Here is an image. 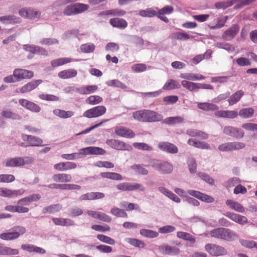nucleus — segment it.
<instances>
[{
    "label": "nucleus",
    "instance_id": "nucleus-57",
    "mask_svg": "<svg viewBox=\"0 0 257 257\" xmlns=\"http://www.w3.org/2000/svg\"><path fill=\"white\" fill-rule=\"evenodd\" d=\"M131 168L136 173L140 175H147L149 173L148 171L142 165L135 164L132 166Z\"/></svg>",
    "mask_w": 257,
    "mask_h": 257
},
{
    "label": "nucleus",
    "instance_id": "nucleus-49",
    "mask_svg": "<svg viewBox=\"0 0 257 257\" xmlns=\"http://www.w3.org/2000/svg\"><path fill=\"white\" fill-rule=\"evenodd\" d=\"M180 87V84L176 80L169 79L163 86V89L164 90H172L179 89Z\"/></svg>",
    "mask_w": 257,
    "mask_h": 257
},
{
    "label": "nucleus",
    "instance_id": "nucleus-36",
    "mask_svg": "<svg viewBox=\"0 0 257 257\" xmlns=\"http://www.w3.org/2000/svg\"><path fill=\"white\" fill-rule=\"evenodd\" d=\"M110 24L113 27H116L119 29H123L127 26V23L126 21L120 18H113L109 20Z\"/></svg>",
    "mask_w": 257,
    "mask_h": 257
},
{
    "label": "nucleus",
    "instance_id": "nucleus-3",
    "mask_svg": "<svg viewBox=\"0 0 257 257\" xmlns=\"http://www.w3.org/2000/svg\"><path fill=\"white\" fill-rule=\"evenodd\" d=\"M149 164L146 165V167H152L162 174H169L173 170V166L168 161L152 159L149 161Z\"/></svg>",
    "mask_w": 257,
    "mask_h": 257
},
{
    "label": "nucleus",
    "instance_id": "nucleus-51",
    "mask_svg": "<svg viewBox=\"0 0 257 257\" xmlns=\"http://www.w3.org/2000/svg\"><path fill=\"white\" fill-rule=\"evenodd\" d=\"M140 233L145 237L151 238H156L159 235L158 232L147 229H141L140 230Z\"/></svg>",
    "mask_w": 257,
    "mask_h": 257
},
{
    "label": "nucleus",
    "instance_id": "nucleus-9",
    "mask_svg": "<svg viewBox=\"0 0 257 257\" xmlns=\"http://www.w3.org/2000/svg\"><path fill=\"white\" fill-rule=\"evenodd\" d=\"M106 107L103 105H99L85 111L83 114L84 117L91 118L98 117L105 113Z\"/></svg>",
    "mask_w": 257,
    "mask_h": 257
},
{
    "label": "nucleus",
    "instance_id": "nucleus-44",
    "mask_svg": "<svg viewBox=\"0 0 257 257\" xmlns=\"http://www.w3.org/2000/svg\"><path fill=\"white\" fill-rule=\"evenodd\" d=\"M74 61V59H72L70 58L63 57L56 59L51 61V64L53 67H56L66 64L67 63H70Z\"/></svg>",
    "mask_w": 257,
    "mask_h": 257
},
{
    "label": "nucleus",
    "instance_id": "nucleus-38",
    "mask_svg": "<svg viewBox=\"0 0 257 257\" xmlns=\"http://www.w3.org/2000/svg\"><path fill=\"white\" fill-rule=\"evenodd\" d=\"M181 85L183 87L191 92H196L200 89L199 83H194L190 81L183 80Z\"/></svg>",
    "mask_w": 257,
    "mask_h": 257
},
{
    "label": "nucleus",
    "instance_id": "nucleus-18",
    "mask_svg": "<svg viewBox=\"0 0 257 257\" xmlns=\"http://www.w3.org/2000/svg\"><path fill=\"white\" fill-rule=\"evenodd\" d=\"M19 103L21 106L31 111L38 113L41 111V108L38 105L27 99H20Z\"/></svg>",
    "mask_w": 257,
    "mask_h": 257
},
{
    "label": "nucleus",
    "instance_id": "nucleus-23",
    "mask_svg": "<svg viewBox=\"0 0 257 257\" xmlns=\"http://www.w3.org/2000/svg\"><path fill=\"white\" fill-rule=\"evenodd\" d=\"M187 192L191 196H194L196 198L201 200V201L207 203H212L214 201V199L213 197L208 195L203 194L198 191L189 190H188Z\"/></svg>",
    "mask_w": 257,
    "mask_h": 257
},
{
    "label": "nucleus",
    "instance_id": "nucleus-48",
    "mask_svg": "<svg viewBox=\"0 0 257 257\" xmlns=\"http://www.w3.org/2000/svg\"><path fill=\"white\" fill-rule=\"evenodd\" d=\"M184 119L183 117L180 116H174V117H168L166 118L163 123L167 124L172 125L177 123H181L184 122Z\"/></svg>",
    "mask_w": 257,
    "mask_h": 257
},
{
    "label": "nucleus",
    "instance_id": "nucleus-58",
    "mask_svg": "<svg viewBox=\"0 0 257 257\" xmlns=\"http://www.w3.org/2000/svg\"><path fill=\"white\" fill-rule=\"evenodd\" d=\"M172 38L181 41H186L190 39V36L186 33L177 32L172 35Z\"/></svg>",
    "mask_w": 257,
    "mask_h": 257
},
{
    "label": "nucleus",
    "instance_id": "nucleus-50",
    "mask_svg": "<svg viewBox=\"0 0 257 257\" xmlns=\"http://www.w3.org/2000/svg\"><path fill=\"white\" fill-rule=\"evenodd\" d=\"M146 109L140 110L133 113V117L135 119L141 122H146Z\"/></svg>",
    "mask_w": 257,
    "mask_h": 257
},
{
    "label": "nucleus",
    "instance_id": "nucleus-61",
    "mask_svg": "<svg viewBox=\"0 0 257 257\" xmlns=\"http://www.w3.org/2000/svg\"><path fill=\"white\" fill-rule=\"evenodd\" d=\"M102 100V98L98 95H91L86 99V102L90 105H96L101 102Z\"/></svg>",
    "mask_w": 257,
    "mask_h": 257
},
{
    "label": "nucleus",
    "instance_id": "nucleus-13",
    "mask_svg": "<svg viewBox=\"0 0 257 257\" xmlns=\"http://www.w3.org/2000/svg\"><path fill=\"white\" fill-rule=\"evenodd\" d=\"M223 131L226 135L236 139L242 138L244 134L242 130L232 126H225Z\"/></svg>",
    "mask_w": 257,
    "mask_h": 257
},
{
    "label": "nucleus",
    "instance_id": "nucleus-54",
    "mask_svg": "<svg viewBox=\"0 0 257 257\" xmlns=\"http://www.w3.org/2000/svg\"><path fill=\"white\" fill-rule=\"evenodd\" d=\"M177 236L179 238L189 241L192 243H195L196 241L195 237L193 235L186 232L179 231L177 233Z\"/></svg>",
    "mask_w": 257,
    "mask_h": 257
},
{
    "label": "nucleus",
    "instance_id": "nucleus-41",
    "mask_svg": "<svg viewBox=\"0 0 257 257\" xmlns=\"http://www.w3.org/2000/svg\"><path fill=\"white\" fill-rule=\"evenodd\" d=\"M77 74V72L74 69H67L60 71L58 73V76L62 79H66L75 77Z\"/></svg>",
    "mask_w": 257,
    "mask_h": 257
},
{
    "label": "nucleus",
    "instance_id": "nucleus-12",
    "mask_svg": "<svg viewBox=\"0 0 257 257\" xmlns=\"http://www.w3.org/2000/svg\"><path fill=\"white\" fill-rule=\"evenodd\" d=\"M19 14L22 17L29 19L38 18L41 16V12L31 8H24L19 10Z\"/></svg>",
    "mask_w": 257,
    "mask_h": 257
},
{
    "label": "nucleus",
    "instance_id": "nucleus-11",
    "mask_svg": "<svg viewBox=\"0 0 257 257\" xmlns=\"http://www.w3.org/2000/svg\"><path fill=\"white\" fill-rule=\"evenodd\" d=\"M205 250L211 255L218 256L227 253V250L223 247L215 244L208 243L205 245Z\"/></svg>",
    "mask_w": 257,
    "mask_h": 257
},
{
    "label": "nucleus",
    "instance_id": "nucleus-46",
    "mask_svg": "<svg viewBox=\"0 0 257 257\" xmlns=\"http://www.w3.org/2000/svg\"><path fill=\"white\" fill-rule=\"evenodd\" d=\"M62 209V205L60 204H53L50 205L43 209V213L54 214L61 210Z\"/></svg>",
    "mask_w": 257,
    "mask_h": 257
},
{
    "label": "nucleus",
    "instance_id": "nucleus-35",
    "mask_svg": "<svg viewBox=\"0 0 257 257\" xmlns=\"http://www.w3.org/2000/svg\"><path fill=\"white\" fill-rule=\"evenodd\" d=\"M225 203L230 209L235 211L242 213L245 210L244 208L240 203L232 200L228 199L226 201Z\"/></svg>",
    "mask_w": 257,
    "mask_h": 257
},
{
    "label": "nucleus",
    "instance_id": "nucleus-28",
    "mask_svg": "<svg viewBox=\"0 0 257 257\" xmlns=\"http://www.w3.org/2000/svg\"><path fill=\"white\" fill-rule=\"evenodd\" d=\"M42 83V80L40 79L32 81L22 86L20 89V92L23 93L30 92L37 88Z\"/></svg>",
    "mask_w": 257,
    "mask_h": 257
},
{
    "label": "nucleus",
    "instance_id": "nucleus-37",
    "mask_svg": "<svg viewBox=\"0 0 257 257\" xmlns=\"http://www.w3.org/2000/svg\"><path fill=\"white\" fill-rule=\"evenodd\" d=\"M5 210L11 212H18L19 213H28L29 209L28 207L16 205H7L5 207Z\"/></svg>",
    "mask_w": 257,
    "mask_h": 257
},
{
    "label": "nucleus",
    "instance_id": "nucleus-14",
    "mask_svg": "<svg viewBox=\"0 0 257 257\" xmlns=\"http://www.w3.org/2000/svg\"><path fill=\"white\" fill-rule=\"evenodd\" d=\"M25 193V190H11L7 188H0V196L8 198H14L21 196Z\"/></svg>",
    "mask_w": 257,
    "mask_h": 257
},
{
    "label": "nucleus",
    "instance_id": "nucleus-16",
    "mask_svg": "<svg viewBox=\"0 0 257 257\" xmlns=\"http://www.w3.org/2000/svg\"><path fill=\"white\" fill-rule=\"evenodd\" d=\"M14 72L17 81H20L24 79H30L34 76L33 72L26 69H15Z\"/></svg>",
    "mask_w": 257,
    "mask_h": 257
},
{
    "label": "nucleus",
    "instance_id": "nucleus-42",
    "mask_svg": "<svg viewBox=\"0 0 257 257\" xmlns=\"http://www.w3.org/2000/svg\"><path fill=\"white\" fill-rule=\"evenodd\" d=\"M53 180L55 182H69L72 180V176L68 174H57L53 176Z\"/></svg>",
    "mask_w": 257,
    "mask_h": 257
},
{
    "label": "nucleus",
    "instance_id": "nucleus-15",
    "mask_svg": "<svg viewBox=\"0 0 257 257\" xmlns=\"http://www.w3.org/2000/svg\"><path fill=\"white\" fill-rule=\"evenodd\" d=\"M114 131L117 136L121 137L131 139L136 136L135 133L132 130L124 126H116Z\"/></svg>",
    "mask_w": 257,
    "mask_h": 257
},
{
    "label": "nucleus",
    "instance_id": "nucleus-31",
    "mask_svg": "<svg viewBox=\"0 0 257 257\" xmlns=\"http://www.w3.org/2000/svg\"><path fill=\"white\" fill-rule=\"evenodd\" d=\"M1 115L6 118L15 120H20L22 119V116L20 114L8 108H5L2 111Z\"/></svg>",
    "mask_w": 257,
    "mask_h": 257
},
{
    "label": "nucleus",
    "instance_id": "nucleus-56",
    "mask_svg": "<svg viewBox=\"0 0 257 257\" xmlns=\"http://www.w3.org/2000/svg\"><path fill=\"white\" fill-rule=\"evenodd\" d=\"M81 51L84 53H90L94 52L95 49L94 44L91 43H87L81 45Z\"/></svg>",
    "mask_w": 257,
    "mask_h": 257
},
{
    "label": "nucleus",
    "instance_id": "nucleus-59",
    "mask_svg": "<svg viewBox=\"0 0 257 257\" xmlns=\"http://www.w3.org/2000/svg\"><path fill=\"white\" fill-rule=\"evenodd\" d=\"M139 15L143 17H153L157 15V12L152 8L139 11Z\"/></svg>",
    "mask_w": 257,
    "mask_h": 257
},
{
    "label": "nucleus",
    "instance_id": "nucleus-26",
    "mask_svg": "<svg viewBox=\"0 0 257 257\" xmlns=\"http://www.w3.org/2000/svg\"><path fill=\"white\" fill-rule=\"evenodd\" d=\"M77 167V164L72 162H60L54 165V168L59 171H65L74 169Z\"/></svg>",
    "mask_w": 257,
    "mask_h": 257
},
{
    "label": "nucleus",
    "instance_id": "nucleus-45",
    "mask_svg": "<svg viewBox=\"0 0 257 257\" xmlns=\"http://www.w3.org/2000/svg\"><path fill=\"white\" fill-rule=\"evenodd\" d=\"M254 113V110L252 107H247L241 109L238 115L243 118H249L251 117Z\"/></svg>",
    "mask_w": 257,
    "mask_h": 257
},
{
    "label": "nucleus",
    "instance_id": "nucleus-20",
    "mask_svg": "<svg viewBox=\"0 0 257 257\" xmlns=\"http://www.w3.org/2000/svg\"><path fill=\"white\" fill-rule=\"evenodd\" d=\"M41 195L39 194H31L26 197L19 199L17 201L19 206H29L32 202L38 201L41 198Z\"/></svg>",
    "mask_w": 257,
    "mask_h": 257
},
{
    "label": "nucleus",
    "instance_id": "nucleus-8",
    "mask_svg": "<svg viewBox=\"0 0 257 257\" xmlns=\"http://www.w3.org/2000/svg\"><path fill=\"white\" fill-rule=\"evenodd\" d=\"M118 190L121 191H133L139 190L140 191L144 192L145 187L141 184L137 183L123 182L118 184L116 186Z\"/></svg>",
    "mask_w": 257,
    "mask_h": 257
},
{
    "label": "nucleus",
    "instance_id": "nucleus-24",
    "mask_svg": "<svg viewBox=\"0 0 257 257\" xmlns=\"http://www.w3.org/2000/svg\"><path fill=\"white\" fill-rule=\"evenodd\" d=\"M106 144L111 148L117 150H125L128 146L122 141L115 139H109L106 141Z\"/></svg>",
    "mask_w": 257,
    "mask_h": 257
},
{
    "label": "nucleus",
    "instance_id": "nucleus-25",
    "mask_svg": "<svg viewBox=\"0 0 257 257\" xmlns=\"http://www.w3.org/2000/svg\"><path fill=\"white\" fill-rule=\"evenodd\" d=\"M146 122H154L162 120L163 116L155 111L146 109Z\"/></svg>",
    "mask_w": 257,
    "mask_h": 257
},
{
    "label": "nucleus",
    "instance_id": "nucleus-7",
    "mask_svg": "<svg viewBox=\"0 0 257 257\" xmlns=\"http://www.w3.org/2000/svg\"><path fill=\"white\" fill-rule=\"evenodd\" d=\"M14 229V231L4 232L0 234V238L7 241L13 240L17 239L26 232V228L21 226H16Z\"/></svg>",
    "mask_w": 257,
    "mask_h": 257
},
{
    "label": "nucleus",
    "instance_id": "nucleus-62",
    "mask_svg": "<svg viewBox=\"0 0 257 257\" xmlns=\"http://www.w3.org/2000/svg\"><path fill=\"white\" fill-rule=\"evenodd\" d=\"M215 46L218 48L223 49L228 52H233L235 50L234 47L229 43L217 42Z\"/></svg>",
    "mask_w": 257,
    "mask_h": 257
},
{
    "label": "nucleus",
    "instance_id": "nucleus-29",
    "mask_svg": "<svg viewBox=\"0 0 257 257\" xmlns=\"http://www.w3.org/2000/svg\"><path fill=\"white\" fill-rule=\"evenodd\" d=\"M158 190L164 195L168 197L173 201L177 203L181 202V199L176 194L169 190L167 188L163 186H160L158 187Z\"/></svg>",
    "mask_w": 257,
    "mask_h": 257
},
{
    "label": "nucleus",
    "instance_id": "nucleus-17",
    "mask_svg": "<svg viewBox=\"0 0 257 257\" xmlns=\"http://www.w3.org/2000/svg\"><path fill=\"white\" fill-rule=\"evenodd\" d=\"M158 147L160 150L169 154H175L178 152L177 146L167 142H160L158 145Z\"/></svg>",
    "mask_w": 257,
    "mask_h": 257
},
{
    "label": "nucleus",
    "instance_id": "nucleus-39",
    "mask_svg": "<svg viewBox=\"0 0 257 257\" xmlns=\"http://www.w3.org/2000/svg\"><path fill=\"white\" fill-rule=\"evenodd\" d=\"M53 114L61 118H68L74 115V112L72 111H65L60 109H55L53 110Z\"/></svg>",
    "mask_w": 257,
    "mask_h": 257
},
{
    "label": "nucleus",
    "instance_id": "nucleus-60",
    "mask_svg": "<svg viewBox=\"0 0 257 257\" xmlns=\"http://www.w3.org/2000/svg\"><path fill=\"white\" fill-rule=\"evenodd\" d=\"M106 84L109 86H114L123 89L127 88V86L124 84L117 79L107 81L106 82Z\"/></svg>",
    "mask_w": 257,
    "mask_h": 257
},
{
    "label": "nucleus",
    "instance_id": "nucleus-32",
    "mask_svg": "<svg viewBox=\"0 0 257 257\" xmlns=\"http://www.w3.org/2000/svg\"><path fill=\"white\" fill-rule=\"evenodd\" d=\"M187 143L191 146L201 149L208 150L210 148V145L208 143L193 139H189L187 141Z\"/></svg>",
    "mask_w": 257,
    "mask_h": 257
},
{
    "label": "nucleus",
    "instance_id": "nucleus-40",
    "mask_svg": "<svg viewBox=\"0 0 257 257\" xmlns=\"http://www.w3.org/2000/svg\"><path fill=\"white\" fill-rule=\"evenodd\" d=\"M244 92L242 90H238L232 94L228 99L229 105H233L238 102L243 96Z\"/></svg>",
    "mask_w": 257,
    "mask_h": 257
},
{
    "label": "nucleus",
    "instance_id": "nucleus-5",
    "mask_svg": "<svg viewBox=\"0 0 257 257\" xmlns=\"http://www.w3.org/2000/svg\"><path fill=\"white\" fill-rule=\"evenodd\" d=\"M34 159L31 157H18L6 159L4 164L7 167H20L32 163Z\"/></svg>",
    "mask_w": 257,
    "mask_h": 257
},
{
    "label": "nucleus",
    "instance_id": "nucleus-6",
    "mask_svg": "<svg viewBox=\"0 0 257 257\" xmlns=\"http://www.w3.org/2000/svg\"><path fill=\"white\" fill-rule=\"evenodd\" d=\"M89 9V6L84 4L77 3L67 6L63 11V14L67 16L82 13Z\"/></svg>",
    "mask_w": 257,
    "mask_h": 257
},
{
    "label": "nucleus",
    "instance_id": "nucleus-55",
    "mask_svg": "<svg viewBox=\"0 0 257 257\" xmlns=\"http://www.w3.org/2000/svg\"><path fill=\"white\" fill-rule=\"evenodd\" d=\"M239 242L240 244L244 247L249 249H251L253 248H257V242H255L253 240L240 239Z\"/></svg>",
    "mask_w": 257,
    "mask_h": 257
},
{
    "label": "nucleus",
    "instance_id": "nucleus-64",
    "mask_svg": "<svg viewBox=\"0 0 257 257\" xmlns=\"http://www.w3.org/2000/svg\"><path fill=\"white\" fill-rule=\"evenodd\" d=\"M111 213L116 216L119 217L127 218V215L126 213L122 209L117 207H114L110 210Z\"/></svg>",
    "mask_w": 257,
    "mask_h": 257
},
{
    "label": "nucleus",
    "instance_id": "nucleus-47",
    "mask_svg": "<svg viewBox=\"0 0 257 257\" xmlns=\"http://www.w3.org/2000/svg\"><path fill=\"white\" fill-rule=\"evenodd\" d=\"M100 176L104 178H107L113 180L120 181L123 179V177L120 174L114 172H102Z\"/></svg>",
    "mask_w": 257,
    "mask_h": 257
},
{
    "label": "nucleus",
    "instance_id": "nucleus-30",
    "mask_svg": "<svg viewBox=\"0 0 257 257\" xmlns=\"http://www.w3.org/2000/svg\"><path fill=\"white\" fill-rule=\"evenodd\" d=\"M180 77L190 81H199L204 80L205 77L199 73H184L180 75Z\"/></svg>",
    "mask_w": 257,
    "mask_h": 257
},
{
    "label": "nucleus",
    "instance_id": "nucleus-63",
    "mask_svg": "<svg viewBox=\"0 0 257 257\" xmlns=\"http://www.w3.org/2000/svg\"><path fill=\"white\" fill-rule=\"evenodd\" d=\"M133 146L136 149L140 150L152 151L153 148L148 144L145 143H134Z\"/></svg>",
    "mask_w": 257,
    "mask_h": 257
},
{
    "label": "nucleus",
    "instance_id": "nucleus-22",
    "mask_svg": "<svg viewBox=\"0 0 257 257\" xmlns=\"http://www.w3.org/2000/svg\"><path fill=\"white\" fill-rule=\"evenodd\" d=\"M224 215L233 221L240 225H244L247 222V218L245 216L239 214L227 212Z\"/></svg>",
    "mask_w": 257,
    "mask_h": 257
},
{
    "label": "nucleus",
    "instance_id": "nucleus-10",
    "mask_svg": "<svg viewBox=\"0 0 257 257\" xmlns=\"http://www.w3.org/2000/svg\"><path fill=\"white\" fill-rule=\"evenodd\" d=\"M244 143L238 142H228L223 143L218 146V150L221 152H229L238 150L244 148Z\"/></svg>",
    "mask_w": 257,
    "mask_h": 257
},
{
    "label": "nucleus",
    "instance_id": "nucleus-27",
    "mask_svg": "<svg viewBox=\"0 0 257 257\" xmlns=\"http://www.w3.org/2000/svg\"><path fill=\"white\" fill-rule=\"evenodd\" d=\"M0 22L4 25H14L20 23L21 19L14 15H6L0 17Z\"/></svg>",
    "mask_w": 257,
    "mask_h": 257
},
{
    "label": "nucleus",
    "instance_id": "nucleus-21",
    "mask_svg": "<svg viewBox=\"0 0 257 257\" xmlns=\"http://www.w3.org/2000/svg\"><path fill=\"white\" fill-rule=\"evenodd\" d=\"M239 30V26L236 24L233 25L224 32L222 35V38L225 41H231L238 33Z\"/></svg>",
    "mask_w": 257,
    "mask_h": 257
},
{
    "label": "nucleus",
    "instance_id": "nucleus-2",
    "mask_svg": "<svg viewBox=\"0 0 257 257\" xmlns=\"http://www.w3.org/2000/svg\"><path fill=\"white\" fill-rule=\"evenodd\" d=\"M211 237L231 241L237 239L238 235L237 233L230 229L219 227L213 229L210 231Z\"/></svg>",
    "mask_w": 257,
    "mask_h": 257
},
{
    "label": "nucleus",
    "instance_id": "nucleus-33",
    "mask_svg": "<svg viewBox=\"0 0 257 257\" xmlns=\"http://www.w3.org/2000/svg\"><path fill=\"white\" fill-rule=\"evenodd\" d=\"M52 221L57 225L68 226L75 225L74 221L69 218L54 217L52 218Z\"/></svg>",
    "mask_w": 257,
    "mask_h": 257
},
{
    "label": "nucleus",
    "instance_id": "nucleus-53",
    "mask_svg": "<svg viewBox=\"0 0 257 257\" xmlns=\"http://www.w3.org/2000/svg\"><path fill=\"white\" fill-rule=\"evenodd\" d=\"M79 35V31L77 29H73L65 32L62 36V39L66 40L73 37H78Z\"/></svg>",
    "mask_w": 257,
    "mask_h": 257
},
{
    "label": "nucleus",
    "instance_id": "nucleus-1",
    "mask_svg": "<svg viewBox=\"0 0 257 257\" xmlns=\"http://www.w3.org/2000/svg\"><path fill=\"white\" fill-rule=\"evenodd\" d=\"M105 153V150L99 147H88L80 149L78 153L63 154L62 157L68 160H74L81 158L82 155L86 156L89 154L103 155Z\"/></svg>",
    "mask_w": 257,
    "mask_h": 257
},
{
    "label": "nucleus",
    "instance_id": "nucleus-19",
    "mask_svg": "<svg viewBox=\"0 0 257 257\" xmlns=\"http://www.w3.org/2000/svg\"><path fill=\"white\" fill-rule=\"evenodd\" d=\"M159 251L163 254L176 255L180 253V249L176 246H171L167 244H162L159 246Z\"/></svg>",
    "mask_w": 257,
    "mask_h": 257
},
{
    "label": "nucleus",
    "instance_id": "nucleus-52",
    "mask_svg": "<svg viewBox=\"0 0 257 257\" xmlns=\"http://www.w3.org/2000/svg\"><path fill=\"white\" fill-rule=\"evenodd\" d=\"M125 241L131 245L137 247L143 248L145 246V244L143 241L138 239L126 238Z\"/></svg>",
    "mask_w": 257,
    "mask_h": 257
},
{
    "label": "nucleus",
    "instance_id": "nucleus-4",
    "mask_svg": "<svg viewBox=\"0 0 257 257\" xmlns=\"http://www.w3.org/2000/svg\"><path fill=\"white\" fill-rule=\"evenodd\" d=\"M256 1V0H231L222 1L216 3L214 7L217 9L224 10L236 3L234 6V9H237L248 5Z\"/></svg>",
    "mask_w": 257,
    "mask_h": 257
},
{
    "label": "nucleus",
    "instance_id": "nucleus-34",
    "mask_svg": "<svg viewBox=\"0 0 257 257\" xmlns=\"http://www.w3.org/2000/svg\"><path fill=\"white\" fill-rule=\"evenodd\" d=\"M98 89L95 85H83L77 88V92L80 94H88L94 92Z\"/></svg>",
    "mask_w": 257,
    "mask_h": 257
},
{
    "label": "nucleus",
    "instance_id": "nucleus-43",
    "mask_svg": "<svg viewBox=\"0 0 257 257\" xmlns=\"http://www.w3.org/2000/svg\"><path fill=\"white\" fill-rule=\"evenodd\" d=\"M198 107L204 111H214L218 109V107L213 103L207 102H199Z\"/></svg>",
    "mask_w": 257,
    "mask_h": 257
}]
</instances>
